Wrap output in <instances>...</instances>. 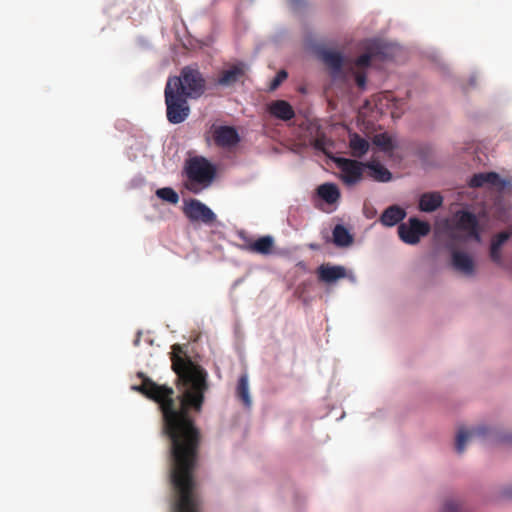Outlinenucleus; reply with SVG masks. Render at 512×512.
<instances>
[{"label":"nucleus","instance_id":"obj_1","mask_svg":"<svg viewBox=\"0 0 512 512\" xmlns=\"http://www.w3.org/2000/svg\"><path fill=\"white\" fill-rule=\"evenodd\" d=\"M166 86L188 99H198L205 92L206 80L197 66L188 65L181 69L179 76L169 77Z\"/></svg>","mask_w":512,"mask_h":512},{"label":"nucleus","instance_id":"obj_2","mask_svg":"<svg viewBox=\"0 0 512 512\" xmlns=\"http://www.w3.org/2000/svg\"><path fill=\"white\" fill-rule=\"evenodd\" d=\"M185 173L187 176L185 187L197 194L210 186L216 176V168L205 157L195 156L186 161Z\"/></svg>","mask_w":512,"mask_h":512},{"label":"nucleus","instance_id":"obj_3","mask_svg":"<svg viewBox=\"0 0 512 512\" xmlns=\"http://www.w3.org/2000/svg\"><path fill=\"white\" fill-rule=\"evenodd\" d=\"M164 97L168 122L171 124L183 123L190 114L188 98L173 90L170 86H165Z\"/></svg>","mask_w":512,"mask_h":512},{"label":"nucleus","instance_id":"obj_4","mask_svg":"<svg viewBox=\"0 0 512 512\" xmlns=\"http://www.w3.org/2000/svg\"><path fill=\"white\" fill-rule=\"evenodd\" d=\"M205 137L206 140L212 139L217 147L223 149L233 148L240 142L236 128L227 125L212 124Z\"/></svg>","mask_w":512,"mask_h":512},{"label":"nucleus","instance_id":"obj_5","mask_svg":"<svg viewBox=\"0 0 512 512\" xmlns=\"http://www.w3.org/2000/svg\"><path fill=\"white\" fill-rule=\"evenodd\" d=\"M334 162L339 168L341 172L340 178L346 186H354L363 179L365 162L344 157L335 158Z\"/></svg>","mask_w":512,"mask_h":512},{"label":"nucleus","instance_id":"obj_6","mask_svg":"<svg viewBox=\"0 0 512 512\" xmlns=\"http://www.w3.org/2000/svg\"><path fill=\"white\" fill-rule=\"evenodd\" d=\"M430 231L427 222L417 218H410L409 223H402L398 226V235L400 239L407 244L414 245L420 241L422 236H426Z\"/></svg>","mask_w":512,"mask_h":512},{"label":"nucleus","instance_id":"obj_7","mask_svg":"<svg viewBox=\"0 0 512 512\" xmlns=\"http://www.w3.org/2000/svg\"><path fill=\"white\" fill-rule=\"evenodd\" d=\"M183 213L192 222H202L210 225L216 220L215 213L197 199H190L186 202Z\"/></svg>","mask_w":512,"mask_h":512},{"label":"nucleus","instance_id":"obj_8","mask_svg":"<svg viewBox=\"0 0 512 512\" xmlns=\"http://www.w3.org/2000/svg\"><path fill=\"white\" fill-rule=\"evenodd\" d=\"M455 227L467 233V236L480 242L481 236L479 232V223L475 214L469 211H458L455 214Z\"/></svg>","mask_w":512,"mask_h":512},{"label":"nucleus","instance_id":"obj_9","mask_svg":"<svg viewBox=\"0 0 512 512\" xmlns=\"http://www.w3.org/2000/svg\"><path fill=\"white\" fill-rule=\"evenodd\" d=\"M245 72L246 66L244 63L233 64L219 73L215 84L221 87H232L243 79Z\"/></svg>","mask_w":512,"mask_h":512},{"label":"nucleus","instance_id":"obj_10","mask_svg":"<svg viewBox=\"0 0 512 512\" xmlns=\"http://www.w3.org/2000/svg\"><path fill=\"white\" fill-rule=\"evenodd\" d=\"M448 248L451 250L453 268L466 276L473 275L475 271L473 258L465 252L456 250L452 243L448 244Z\"/></svg>","mask_w":512,"mask_h":512},{"label":"nucleus","instance_id":"obj_11","mask_svg":"<svg viewBox=\"0 0 512 512\" xmlns=\"http://www.w3.org/2000/svg\"><path fill=\"white\" fill-rule=\"evenodd\" d=\"M321 60L327 66L334 79L340 78L343 74L344 58L340 52L333 50L321 51Z\"/></svg>","mask_w":512,"mask_h":512},{"label":"nucleus","instance_id":"obj_12","mask_svg":"<svg viewBox=\"0 0 512 512\" xmlns=\"http://www.w3.org/2000/svg\"><path fill=\"white\" fill-rule=\"evenodd\" d=\"M375 103L380 109H391L392 117H400V110L404 105V100L395 98L390 91H385L375 97Z\"/></svg>","mask_w":512,"mask_h":512},{"label":"nucleus","instance_id":"obj_13","mask_svg":"<svg viewBox=\"0 0 512 512\" xmlns=\"http://www.w3.org/2000/svg\"><path fill=\"white\" fill-rule=\"evenodd\" d=\"M489 429L485 426H478L472 430L459 429L456 435L455 449L461 454L465 450L466 443L475 437H482L488 433Z\"/></svg>","mask_w":512,"mask_h":512},{"label":"nucleus","instance_id":"obj_14","mask_svg":"<svg viewBox=\"0 0 512 512\" xmlns=\"http://www.w3.org/2000/svg\"><path fill=\"white\" fill-rule=\"evenodd\" d=\"M267 110L271 116L282 121H290L295 117V111L293 107L289 102L285 100L272 101L268 105Z\"/></svg>","mask_w":512,"mask_h":512},{"label":"nucleus","instance_id":"obj_15","mask_svg":"<svg viewBox=\"0 0 512 512\" xmlns=\"http://www.w3.org/2000/svg\"><path fill=\"white\" fill-rule=\"evenodd\" d=\"M317 275L320 281L325 283H333L346 276V270L342 266H333L330 264H322L317 269Z\"/></svg>","mask_w":512,"mask_h":512},{"label":"nucleus","instance_id":"obj_16","mask_svg":"<svg viewBox=\"0 0 512 512\" xmlns=\"http://www.w3.org/2000/svg\"><path fill=\"white\" fill-rule=\"evenodd\" d=\"M484 185L504 187L505 183L496 172L474 174L469 181V186L473 188L483 187Z\"/></svg>","mask_w":512,"mask_h":512},{"label":"nucleus","instance_id":"obj_17","mask_svg":"<svg viewBox=\"0 0 512 512\" xmlns=\"http://www.w3.org/2000/svg\"><path fill=\"white\" fill-rule=\"evenodd\" d=\"M365 168L369 170L368 176L374 181L389 182L392 179V173L375 160L365 162Z\"/></svg>","mask_w":512,"mask_h":512},{"label":"nucleus","instance_id":"obj_18","mask_svg":"<svg viewBox=\"0 0 512 512\" xmlns=\"http://www.w3.org/2000/svg\"><path fill=\"white\" fill-rule=\"evenodd\" d=\"M349 148L353 157L362 158L369 151L370 144L358 133H350Z\"/></svg>","mask_w":512,"mask_h":512},{"label":"nucleus","instance_id":"obj_19","mask_svg":"<svg viewBox=\"0 0 512 512\" xmlns=\"http://www.w3.org/2000/svg\"><path fill=\"white\" fill-rule=\"evenodd\" d=\"M443 203V197L438 192H427L419 199V209L423 212H434Z\"/></svg>","mask_w":512,"mask_h":512},{"label":"nucleus","instance_id":"obj_20","mask_svg":"<svg viewBox=\"0 0 512 512\" xmlns=\"http://www.w3.org/2000/svg\"><path fill=\"white\" fill-rule=\"evenodd\" d=\"M274 248V239L270 235L262 236L257 240L249 243L246 246V249L258 253L261 255H269L272 253Z\"/></svg>","mask_w":512,"mask_h":512},{"label":"nucleus","instance_id":"obj_21","mask_svg":"<svg viewBox=\"0 0 512 512\" xmlns=\"http://www.w3.org/2000/svg\"><path fill=\"white\" fill-rule=\"evenodd\" d=\"M406 216L405 211L398 206L388 207L381 215L380 221L385 226H394L402 221Z\"/></svg>","mask_w":512,"mask_h":512},{"label":"nucleus","instance_id":"obj_22","mask_svg":"<svg viewBox=\"0 0 512 512\" xmlns=\"http://www.w3.org/2000/svg\"><path fill=\"white\" fill-rule=\"evenodd\" d=\"M509 238L510 233L506 231L500 232L495 237H493L490 247V257L495 263L500 264L502 262L500 250Z\"/></svg>","mask_w":512,"mask_h":512},{"label":"nucleus","instance_id":"obj_23","mask_svg":"<svg viewBox=\"0 0 512 512\" xmlns=\"http://www.w3.org/2000/svg\"><path fill=\"white\" fill-rule=\"evenodd\" d=\"M317 194L328 204L335 203L340 198V191L335 184L325 183L317 188Z\"/></svg>","mask_w":512,"mask_h":512},{"label":"nucleus","instance_id":"obj_24","mask_svg":"<svg viewBox=\"0 0 512 512\" xmlns=\"http://www.w3.org/2000/svg\"><path fill=\"white\" fill-rule=\"evenodd\" d=\"M333 235V242L338 247H347L352 244L353 237L341 224H337L332 232Z\"/></svg>","mask_w":512,"mask_h":512},{"label":"nucleus","instance_id":"obj_25","mask_svg":"<svg viewBox=\"0 0 512 512\" xmlns=\"http://www.w3.org/2000/svg\"><path fill=\"white\" fill-rule=\"evenodd\" d=\"M237 396L243 402L245 407L249 408L251 406V398L249 395L248 376L246 374L241 375L238 380Z\"/></svg>","mask_w":512,"mask_h":512},{"label":"nucleus","instance_id":"obj_26","mask_svg":"<svg viewBox=\"0 0 512 512\" xmlns=\"http://www.w3.org/2000/svg\"><path fill=\"white\" fill-rule=\"evenodd\" d=\"M372 143L383 152H392L395 149L393 139L387 133L374 135Z\"/></svg>","mask_w":512,"mask_h":512},{"label":"nucleus","instance_id":"obj_27","mask_svg":"<svg viewBox=\"0 0 512 512\" xmlns=\"http://www.w3.org/2000/svg\"><path fill=\"white\" fill-rule=\"evenodd\" d=\"M156 195L171 204H176L179 201L178 194L170 187L160 188L156 191Z\"/></svg>","mask_w":512,"mask_h":512},{"label":"nucleus","instance_id":"obj_28","mask_svg":"<svg viewBox=\"0 0 512 512\" xmlns=\"http://www.w3.org/2000/svg\"><path fill=\"white\" fill-rule=\"evenodd\" d=\"M175 512H201L200 503H175Z\"/></svg>","mask_w":512,"mask_h":512},{"label":"nucleus","instance_id":"obj_29","mask_svg":"<svg viewBox=\"0 0 512 512\" xmlns=\"http://www.w3.org/2000/svg\"><path fill=\"white\" fill-rule=\"evenodd\" d=\"M375 56V54L372 51H369L367 53H364L360 55L355 60V66L358 68H366L370 65L372 58Z\"/></svg>","mask_w":512,"mask_h":512},{"label":"nucleus","instance_id":"obj_30","mask_svg":"<svg viewBox=\"0 0 512 512\" xmlns=\"http://www.w3.org/2000/svg\"><path fill=\"white\" fill-rule=\"evenodd\" d=\"M287 76L288 74L285 70L279 71L271 81L269 89L271 91L276 90L281 85V83L287 78Z\"/></svg>","mask_w":512,"mask_h":512},{"label":"nucleus","instance_id":"obj_31","mask_svg":"<svg viewBox=\"0 0 512 512\" xmlns=\"http://www.w3.org/2000/svg\"><path fill=\"white\" fill-rule=\"evenodd\" d=\"M461 505L458 501L447 499L442 508V512H460Z\"/></svg>","mask_w":512,"mask_h":512},{"label":"nucleus","instance_id":"obj_32","mask_svg":"<svg viewBox=\"0 0 512 512\" xmlns=\"http://www.w3.org/2000/svg\"><path fill=\"white\" fill-rule=\"evenodd\" d=\"M355 82L357 86L361 89H363L366 85V75L362 72H356L355 73Z\"/></svg>","mask_w":512,"mask_h":512},{"label":"nucleus","instance_id":"obj_33","mask_svg":"<svg viewBox=\"0 0 512 512\" xmlns=\"http://www.w3.org/2000/svg\"><path fill=\"white\" fill-rule=\"evenodd\" d=\"M140 337H141V332H138L137 337H136V339L134 340V345H135V346H138V345H139V343H140Z\"/></svg>","mask_w":512,"mask_h":512},{"label":"nucleus","instance_id":"obj_34","mask_svg":"<svg viewBox=\"0 0 512 512\" xmlns=\"http://www.w3.org/2000/svg\"><path fill=\"white\" fill-rule=\"evenodd\" d=\"M315 147H316L317 149H322V143H321V141H320V140H316V142H315Z\"/></svg>","mask_w":512,"mask_h":512},{"label":"nucleus","instance_id":"obj_35","mask_svg":"<svg viewBox=\"0 0 512 512\" xmlns=\"http://www.w3.org/2000/svg\"><path fill=\"white\" fill-rule=\"evenodd\" d=\"M450 238H451L452 240H458V236H457V234H456V233H454V232H452V233L450 234Z\"/></svg>","mask_w":512,"mask_h":512}]
</instances>
